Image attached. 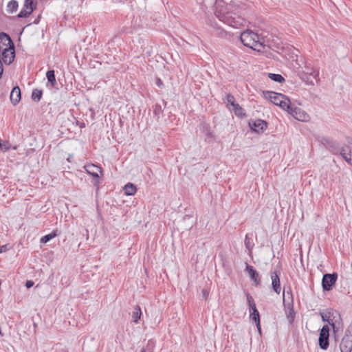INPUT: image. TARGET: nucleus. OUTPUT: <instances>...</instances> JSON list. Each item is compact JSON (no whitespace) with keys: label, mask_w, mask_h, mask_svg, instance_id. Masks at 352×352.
<instances>
[{"label":"nucleus","mask_w":352,"mask_h":352,"mask_svg":"<svg viewBox=\"0 0 352 352\" xmlns=\"http://www.w3.org/2000/svg\"><path fill=\"white\" fill-rule=\"evenodd\" d=\"M3 248H4V246H2V247L1 248V250H1V252L3 250Z\"/></svg>","instance_id":"nucleus-34"},{"label":"nucleus","mask_w":352,"mask_h":352,"mask_svg":"<svg viewBox=\"0 0 352 352\" xmlns=\"http://www.w3.org/2000/svg\"><path fill=\"white\" fill-rule=\"evenodd\" d=\"M329 328L327 325H324L320 330L318 342L322 349H327L329 346Z\"/></svg>","instance_id":"nucleus-6"},{"label":"nucleus","mask_w":352,"mask_h":352,"mask_svg":"<svg viewBox=\"0 0 352 352\" xmlns=\"http://www.w3.org/2000/svg\"><path fill=\"white\" fill-rule=\"evenodd\" d=\"M250 318L256 323L258 331L259 333H261V329L260 324V317L257 309H252V312L250 314Z\"/></svg>","instance_id":"nucleus-18"},{"label":"nucleus","mask_w":352,"mask_h":352,"mask_svg":"<svg viewBox=\"0 0 352 352\" xmlns=\"http://www.w3.org/2000/svg\"><path fill=\"white\" fill-rule=\"evenodd\" d=\"M250 126L256 132H262L267 128V123L262 120H256L250 122Z\"/></svg>","instance_id":"nucleus-13"},{"label":"nucleus","mask_w":352,"mask_h":352,"mask_svg":"<svg viewBox=\"0 0 352 352\" xmlns=\"http://www.w3.org/2000/svg\"><path fill=\"white\" fill-rule=\"evenodd\" d=\"M295 119L301 122H308L310 120L309 115L301 109L300 108L293 107L290 104L289 108L287 111Z\"/></svg>","instance_id":"nucleus-5"},{"label":"nucleus","mask_w":352,"mask_h":352,"mask_svg":"<svg viewBox=\"0 0 352 352\" xmlns=\"http://www.w3.org/2000/svg\"><path fill=\"white\" fill-rule=\"evenodd\" d=\"M46 77L47 78L48 82L51 84L52 86H54L56 84L54 70L47 71L46 73Z\"/></svg>","instance_id":"nucleus-21"},{"label":"nucleus","mask_w":352,"mask_h":352,"mask_svg":"<svg viewBox=\"0 0 352 352\" xmlns=\"http://www.w3.org/2000/svg\"><path fill=\"white\" fill-rule=\"evenodd\" d=\"M340 349L341 352H351L352 350V324L349 326L341 340Z\"/></svg>","instance_id":"nucleus-4"},{"label":"nucleus","mask_w":352,"mask_h":352,"mask_svg":"<svg viewBox=\"0 0 352 352\" xmlns=\"http://www.w3.org/2000/svg\"><path fill=\"white\" fill-rule=\"evenodd\" d=\"M270 276L272 280V289L276 294H279L281 292L279 276L276 272H272L270 273Z\"/></svg>","instance_id":"nucleus-12"},{"label":"nucleus","mask_w":352,"mask_h":352,"mask_svg":"<svg viewBox=\"0 0 352 352\" xmlns=\"http://www.w3.org/2000/svg\"><path fill=\"white\" fill-rule=\"evenodd\" d=\"M232 107L236 116L243 117L245 116L244 109L239 104L236 103Z\"/></svg>","instance_id":"nucleus-22"},{"label":"nucleus","mask_w":352,"mask_h":352,"mask_svg":"<svg viewBox=\"0 0 352 352\" xmlns=\"http://www.w3.org/2000/svg\"><path fill=\"white\" fill-rule=\"evenodd\" d=\"M156 84L158 87H162L163 85V83H162V81L160 79V78H157V80H156Z\"/></svg>","instance_id":"nucleus-33"},{"label":"nucleus","mask_w":352,"mask_h":352,"mask_svg":"<svg viewBox=\"0 0 352 352\" xmlns=\"http://www.w3.org/2000/svg\"><path fill=\"white\" fill-rule=\"evenodd\" d=\"M215 14L219 21H222L223 23L232 27L236 25L235 18L232 16L230 12L225 13L221 10H217Z\"/></svg>","instance_id":"nucleus-7"},{"label":"nucleus","mask_w":352,"mask_h":352,"mask_svg":"<svg viewBox=\"0 0 352 352\" xmlns=\"http://www.w3.org/2000/svg\"><path fill=\"white\" fill-rule=\"evenodd\" d=\"M240 40L245 46L257 52L263 51L265 47L263 38L250 30L241 33Z\"/></svg>","instance_id":"nucleus-1"},{"label":"nucleus","mask_w":352,"mask_h":352,"mask_svg":"<svg viewBox=\"0 0 352 352\" xmlns=\"http://www.w3.org/2000/svg\"><path fill=\"white\" fill-rule=\"evenodd\" d=\"M1 252V250H0V253Z\"/></svg>","instance_id":"nucleus-35"},{"label":"nucleus","mask_w":352,"mask_h":352,"mask_svg":"<svg viewBox=\"0 0 352 352\" xmlns=\"http://www.w3.org/2000/svg\"><path fill=\"white\" fill-rule=\"evenodd\" d=\"M21 89L20 88L16 86L14 87L11 93H10V101L12 103L13 105L17 104L19 101L21 100Z\"/></svg>","instance_id":"nucleus-15"},{"label":"nucleus","mask_w":352,"mask_h":352,"mask_svg":"<svg viewBox=\"0 0 352 352\" xmlns=\"http://www.w3.org/2000/svg\"><path fill=\"white\" fill-rule=\"evenodd\" d=\"M302 73L305 76L304 79L307 85H314V82L310 80L308 76H312L316 82L319 81V71L315 69L310 63L305 64Z\"/></svg>","instance_id":"nucleus-3"},{"label":"nucleus","mask_w":352,"mask_h":352,"mask_svg":"<svg viewBox=\"0 0 352 352\" xmlns=\"http://www.w3.org/2000/svg\"><path fill=\"white\" fill-rule=\"evenodd\" d=\"M42 91L39 89H34L32 94V98L34 101H38L41 98Z\"/></svg>","instance_id":"nucleus-26"},{"label":"nucleus","mask_w":352,"mask_h":352,"mask_svg":"<svg viewBox=\"0 0 352 352\" xmlns=\"http://www.w3.org/2000/svg\"><path fill=\"white\" fill-rule=\"evenodd\" d=\"M268 77L271 80L278 82H283L285 80L284 78L280 74L270 73V74H268Z\"/></svg>","instance_id":"nucleus-24"},{"label":"nucleus","mask_w":352,"mask_h":352,"mask_svg":"<svg viewBox=\"0 0 352 352\" xmlns=\"http://www.w3.org/2000/svg\"><path fill=\"white\" fill-rule=\"evenodd\" d=\"M14 44L10 38V36L6 33L0 34V53L3 51V50H7L8 47H13Z\"/></svg>","instance_id":"nucleus-11"},{"label":"nucleus","mask_w":352,"mask_h":352,"mask_svg":"<svg viewBox=\"0 0 352 352\" xmlns=\"http://www.w3.org/2000/svg\"><path fill=\"white\" fill-rule=\"evenodd\" d=\"M245 245L246 248L248 249L250 252H251L253 247V244L250 242V240L247 235L245 236Z\"/></svg>","instance_id":"nucleus-31"},{"label":"nucleus","mask_w":352,"mask_h":352,"mask_svg":"<svg viewBox=\"0 0 352 352\" xmlns=\"http://www.w3.org/2000/svg\"><path fill=\"white\" fill-rule=\"evenodd\" d=\"M56 236V234L55 232H52L49 234H47L41 239V243H45L48 242L50 239L54 238Z\"/></svg>","instance_id":"nucleus-27"},{"label":"nucleus","mask_w":352,"mask_h":352,"mask_svg":"<svg viewBox=\"0 0 352 352\" xmlns=\"http://www.w3.org/2000/svg\"><path fill=\"white\" fill-rule=\"evenodd\" d=\"M340 155L347 162H349V159L352 158V148L349 146H343L340 150Z\"/></svg>","instance_id":"nucleus-17"},{"label":"nucleus","mask_w":352,"mask_h":352,"mask_svg":"<svg viewBox=\"0 0 352 352\" xmlns=\"http://www.w3.org/2000/svg\"><path fill=\"white\" fill-rule=\"evenodd\" d=\"M10 148V144L8 142H2L0 140V151H7Z\"/></svg>","instance_id":"nucleus-29"},{"label":"nucleus","mask_w":352,"mask_h":352,"mask_svg":"<svg viewBox=\"0 0 352 352\" xmlns=\"http://www.w3.org/2000/svg\"><path fill=\"white\" fill-rule=\"evenodd\" d=\"M337 280V274H326L323 276L322 280V288L325 291H329L332 285L336 283Z\"/></svg>","instance_id":"nucleus-8"},{"label":"nucleus","mask_w":352,"mask_h":352,"mask_svg":"<svg viewBox=\"0 0 352 352\" xmlns=\"http://www.w3.org/2000/svg\"><path fill=\"white\" fill-rule=\"evenodd\" d=\"M142 311L139 306H136L133 313L132 318L134 322H138L140 319Z\"/></svg>","instance_id":"nucleus-23"},{"label":"nucleus","mask_w":352,"mask_h":352,"mask_svg":"<svg viewBox=\"0 0 352 352\" xmlns=\"http://www.w3.org/2000/svg\"><path fill=\"white\" fill-rule=\"evenodd\" d=\"M245 270L248 272L251 278L256 283V285H258L259 284V280H258V273L251 265H248L246 266Z\"/></svg>","instance_id":"nucleus-19"},{"label":"nucleus","mask_w":352,"mask_h":352,"mask_svg":"<svg viewBox=\"0 0 352 352\" xmlns=\"http://www.w3.org/2000/svg\"><path fill=\"white\" fill-rule=\"evenodd\" d=\"M2 56V60L5 64L10 65L12 63L14 58V47H8V49L3 50V52L0 53Z\"/></svg>","instance_id":"nucleus-10"},{"label":"nucleus","mask_w":352,"mask_h":352,"mask_svg":"<svg viewBox=\"0 0 352 352\" xmlns=\"http://www.w3.org/2000/svg\"><path fill=\"white\" fill-rule=\"evenodd\" d=\"M262 94L265 98L270 100L273 104L279 106L283 110L287 111L289 108L291 102L286 96L270 91H263Z\"/></svg>","instance_id":"nucleus-2"},{"label":"nucleus","mask_w":352,"mask_h":352,"mask_svg":"<svg viewBox=\"0 0 352 352\" xmlns=\"http://www.w3.org/2000/svg\"><path fill=\"white\" fill-rule=\"evenodd\" d=\"M336 314V312L333 311H328L326 312H321L320 316L322 318V321L327 322L331 326L334 328L335 324L333 322V320L332 319V317L334 318L333 315Z\"/></svg>","instance_id":"nucleus-16"},{"label":"nucleus","mask_w":352,"mask_h":352,"mask_svg":"<svg viewBox=\"0 0 352 352\" xmlns=\"http://www.w3.org/2000/svg\"><path fill=\"white\" fill-rule=\"evenodd\" d=\"M247 300H248V305L252 310L253 309H256V304L254 301V299L252 297V296L249 294H247Z\"/></svg>","instance_id":"nucleus-28"},{"label":"nucleus","mask_w":352,"mask_h":352,"mask_svg":"<svg viewBox=\"0 0 352 352\" xmlns=\"http://www.w3.org/2000/svg\"><path fill=\"white\" fill-rule=\"evenodd\" d=\"M124 190L126 195H133L137 191V188L132 183H128L124 186Z\"/></svg>","instance_id":"nucleus-20"},{"label":"nucleus","mask_w":352,"mask_h":352,"mask_svg":"<svg viewBox=\"0 0 352 352\" xmlns=\"http://www.w3.org/2000/svg\"><path fill=\"white\" fill-rule=\"evenodd\" d=\"M34 285V282L32 280H27L25 283V286L27 288H30Z\"/></svg>","instance_id":"nucleus-32"},{"label":"nucleus","mask_w":352,"mask_h":352,"mask_svg":"<svg viewBox=\"0 0 352 352\" xmlns=\"http://www.w3.org/2000/svg\"><path fill=\"white\" fill-rule=\"evenodd\" d=\"M17 8L18 3L14 0L10 1L8 4V11H9L11 13H13L14 12L16 11Z\"/></svg>","instance_id":"nucleus-25"},{"label":"nucleus","mask_w":352,"mask_h":352,"mask_svg":"<svg viewBox=\"0 0 352 352\" xmlns=\"http://www.w3.org/2000/svg\"><path fill=\"white\" fill-rule=\"evenodd\" d=\"M226 101H227V103L230 104L232 107H233L236 104L235 103L234 98L231 94H228L227 95V96H226Z\"/></svg>","instance_id":"nucleus-30"},{"label":"nucleus","mask_w":352,"mask_h":352,"mask_svg":"<svg viewBox=\"0 0 352 352\" xmlns=\"http://www.w3.org/2000/svg\"><path fill=\"white\" fill-rule=\"evenodd\" d=\"M87 173L95 178L99 177V174L102 173L101 168L93 164L85 166Z\"/></svg>","instance_id":"nucleus-14"},{"label":"nucleus","mask_w":352,"mask_h":352,"mask_svg":"<svg viewBox=\"0 0 352 352\" xmlns=\"http://www.w3.org/2000/svg\"><path fill=\"white\" fill-rule=\"evenodd\" d=\"M34 8L35 5L34 3L33 0H25L23 5V8L18 14V17H27L32 12Z\"/></svg>","instance_id":"nucleus-9"}]
</instances>
